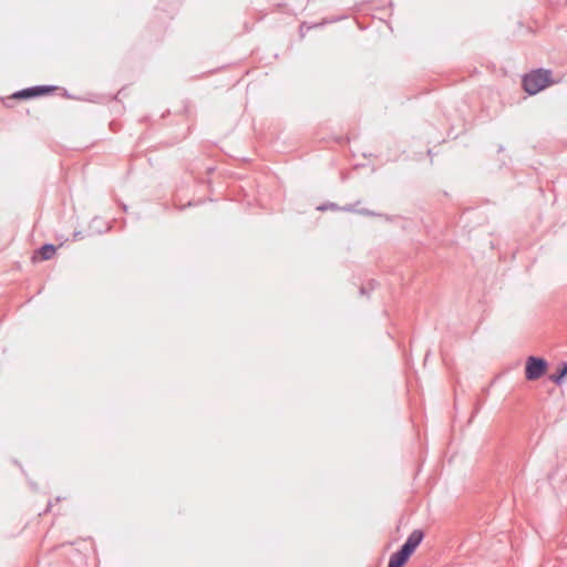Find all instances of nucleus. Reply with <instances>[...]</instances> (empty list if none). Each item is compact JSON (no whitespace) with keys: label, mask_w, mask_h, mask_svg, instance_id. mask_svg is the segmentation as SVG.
Returning a JSON list of instances; mask_svg holds the SVG:
<instances>
[{"label":"nucleus","mask_w":567,"mask_h":567,"mask_svg":"<svg viewBox=\"0 0 567 567\" xmlns=\"http://www.w3.org/2000/svg\"><path fill=\"white\" fill-rule=\"evenodd\" d=\"M548 362L542 357L530 355L526 359L525 378L528 381L540 379L547 371Z\"/></svg>","instance_id":"f03ea898"},{"label":"nucleus","mask_w":567,"mask_h":567,"mask_svg":"<svg viewBox=\"0 0 567 567\" xmlns=\"http://www.w3.org/2000/svg\"><path fill=\"white\" fill-rule=\"evenodd\" d=\"M502 151H504V146H503V145H499V147H498V152H502Z\"/></svg>","instance_id":"2eb2a0df"},{"label":"nucleus","mask_w":567,"mask_h":567,"mask_svg":"<svg viewBox=\"0 0 567 567\" xmlns=\"http://www.w3.org/2000/svg\"><path fill=\"white\" fill-rule=\"evenodd\" d=\"M55 251L56 247L53 244H43L37 252L41 260H49L53 257Z\"/></svg>","instance_id":"0eeeda50"},{"label":"nucleus","mask_w":567,"mask_h":567,"mask_svg":"<svg viewBox=\"0 0 567 567\" xmlns=\"http://www.w3.org/2000/svg\"><path fill=\"white\" fill-rule=\"evenodd\" d=\"M412 555L405 551L403 548H399L394 551L389 559V564L393 567H403Z\"/></svg>","instance_id":"20e7f679"},{"label":"nucleus","mask_w":567,"mask_h":567,"mask_svg":"<svg viewBox=\"0 0 567 567\" xmlns=\"http://www.w3.org/2000/svg\"><path fill=\"white\" fill-rule=\"evenodd\" d=\"M327 209H333V210H338V209H342V210H346V212H355V208H354V205L350 204V205H347L342 208H340L337 204L334 203H328V204H323V205H320L318 207V210H321V212H324Z\"/></svg>","instance_id":"6e6552de"},{"label":"nucleus","mask_w":567,"mask_h":567,"mask_svg":"<svg viewBox=\"0 0 567 567\" xmlns=\"http://www.w3.org/2000/svg\"><path fill=\"white\" fill-rule=\"evenodd\" d=\"M64 95L69 99H71L72 96L65 91Z\"/></svg>","instance_id":"dca6fc26"},{"label":"nucleus","mask_w":567,"mask_h":567,"mask_svg":"<svg viewBox=\"0 0 567 567\" xmlns=\"http://www.w3.org/2000/svg\"><path fill=\"white\" fill-rule=\"evenodd\" d=\"M567 377V362L563 361L558 364L556 371L549 375V380L560 385Z\"/></svg>","instance_id":"423d86ee"},{"label":"nucleus","mask_w":567,"mask_h":567,"mask_svg":"<svg viewBox=\"0 0 567 567\" xmlns=\"http://www.w3.org/2000/svg\"><path fill=\"white\" fill-rule=\"evenodd\" d=\"M122 207H123V210H125V212L127 210V206L125 204H123Z\"/></svg>","instance_id":"f3484780"},{"label":"nucleus","mask_w":567,"mask_h":567,"mask_svg":"<svg viewBox=\"0 0 567 567\" xmlns=\"http://www.w3.org/2000/svg\"><path fill=\"white\" fill-rule=\"evenodd\" d=\"M95 224H101V219L99 217H94L90 224V235H93V234H103V233H106L109 229H110V226H106L104 227L103 225L101 227H95Z\"/></svg>","instance_id":"1a4fd4ad"},{"label":"nucleus","mask_w":567,"mask_h":567,"mask_svg":"<svg viewBox=\"0 0 567 567\" xmlns=\"http://www.w3.org/2000/svg\"><path fill=\"white\" fill-rule=\"evenodd\" d=\"M378 286V282L374 279H371L367 285L360 287V295L369 296L370 291L374 290Z\"/></svg>","instance_id":"9d476101"},{"label":"nucleus","mask_w":567,"mask_h":567,"mask_svg":"<svg viewBox=\"0 0 567 567\" xmlns=\"http://www.w3.org/2000/svg\"><path fill=\"white\" fill-rule=\"evenodd\" d=\"M424 538V532L422 529H414L406 538L401 548L405 549L409 554L413 555L415 549L422 543Z\"/></svg>","instance_id":"7ed1b4c3"},{"label":"nucleus","mask_w":567,"mask_h":567,"mask_svg":"<svg viewBox=\"0 0 567 567\" xmlns=\"http://www.w3.org/2000/svg\"><path fill=\"white\" fill-rule=\"evenodd\" d=\"M12 97L13 99H18V100H28L29 99V94L27 92V87L14 92L12 94Z\"/></svg>","instance_id":"9b49d317"},{"label":"nucleus","mask_w":567,"mask_h":567,"mask_svg":"<svg viewBox=\"0 0 567 567\" xmlns=\"http://www.w3.org/2000/svg\"><path fill=\"white\" fill-rule=\"evenodd\" d=\"M51 507H52V503H51V502H49V504H48V506H47L45 512H49Z\"/></svg>","instance_id":"4468645a"},{"label":"nucleus","mask_w":567,"mask_h":567,"mask_svg":"<svg viewBox=\"0 0 567 567\" xmlns=\"http://www.w3.org/2000/svg\"><path fill=\"white\" fill-rule=\"evenodd\" d=\"M388 567H393V566H391L390 564H388Z\"/></svg>","instance_id":"a211bd4d"},{"label":"nucleus","mask_w":567,"mask_h":567,"mask_svg":"<svg viewBox=\"0 0 567 567\" xmlns=\"http://www.w3.org/2000/svg\"><path fill=\"white\" fill-rule=\"evenodd\" d=\"M84 238V235L82 234V231H74L73 233V239L74 240H81Z\"/></svg>","instance_id":"f8f14e48"},{"label":"nucleus","mask_w":567,"mask_h":567,"mask_svg":"<svg viewBox=\"0 0 567 567\" xmlns=\"http://www.w3.org/2000/svg\"><path fill=\"white\" fill-rule=\"evenodd\" d=\"M56 90L55 85H34L27 87L29 99L40 97L50 94Z\"/></svg>","instance_id":"39448f33"},{"label":"nucleus","mask_w":567,"mask_h":567,"mask_svg":"<svg viewBox=\"0 0 567 567\" xmlns=\"http://www.w3.org/2000/svg\"><path fill=\"white\" fill-rule=\"evenodd\" d=\"M553 83L551 71L537 69L522 78V85L526 93L535 95Z\"/></svg>","instance_id":"f257e3e1"},{"label":"nucleus","mask_w":567,"mask_h":567,"mask_svg":"<svg viewBox=\"0 0 567 567\" xmlns=\"http://www.w3.org/2000/svg\"><path fill=\"white\" fill-rule=\"evenodd\" d=\"M359 213H360V214H362V215H367V216H372V215H374V213H373V212H371V210H369V209H367V208H363V209L359 210Z\"/></svg>","instance_id":"ddd939ff"}]
</instances>
